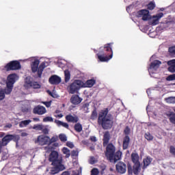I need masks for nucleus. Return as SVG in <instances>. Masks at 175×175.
<instances>
[{
	"instance_id": "37998d69",
	"label": "nucleus",
	"mask_w": 175,
	"mask_h": 175,
	"mask_svg": "<svg viewBox=\"0 0 175 175\" xmlns=\"http://www.w3.org/2000/svg\"><path fill=\"white\" fill-rule=\"evenodd\" d=\"M46 92L50 96H52V98H57V94L49 90H46Z\"/></svg>"
},
{
	"instance_id": "603ef678",
	"label": "nucleus",
	"mask_w": 175,
	"mask_h": 175,
	"mask_svg": "<svg viewBox=\"0 0 175 175\" xmlns=\"http://www.w3.org/2000/svg\"><path fill=\"white\" fill-rule=\"evenodd\" d=\"M52 102H53L52 100L44 102V105L46 107H50V106H51Z\"/></svg>"
},
{
	"instance_id": "c756f323",
	"label": "nucleus",
	"mask_w": 175,
	"mask_h": 175,
	"mask_svg": "<svg viewBox=\"0 0 175 175\" xmlns=\"http://www.w3.org/2000/svg\"><path fill=\"white\" fill-rule=\"evenodd\" d=\"M64 77L65 83H68L70 80V71L69 70H64Z\"/></svg>"
},
{
	"instance_id": "1a4fd4ad",
	"label": "nucleus",
	"mask_w": 175,
	"mask_h": 175,
	"mask_svg": "<svg viewBox=\"0 0 175 175\" xmlns=\"http://www.w3.org/2000/svg\"><path fill=\"white\" fill-rule=\"evenodd\" d=\"M4 68L7 72H10V70H20L21 69V64L17 60H12L8 63Z\"/></svg>"
},
{
	"instance_id": "9d476101",
	"label": "nucleus",
	"mask_w": 175,
	"mask_h": 175,
	"mask_svg": "<svg viewBox=\"0 0 175 175\" xmlns=\"http://www.w3.org/2000/svg\"><path fill=\"white\" fill-rule=\"evenodd\" d=\"M25 87L26 88H34L38 90L40 88V84L36 81H33V79L31 77H27L25 79Z\"/></svg>"
},
{
	"instance_id": "5fc2aeb1",
	"label": "nucleus",
	"mask_w": 175,
	"mask_h": 175,
	"mask_svg": "<svg viewBox=\"0 0 175 175\" xmlns=\"http://www.w3.org/2000/svg\"><path fill=\"white\" fill-rule=\"evenodd\" d=\"M61 175H70V172H69V171H64Z\"/></svg>"
},
{
	"instance_id": "58836bf2",
	"label": "nucleus",
	"mask_w": 175,
	"mask_h": 175,
	"mask_svg": "<svg viewBox=\"0 0 175 175\" xmlns=\"http://www.w3.org/2000/svg\"><path fill=\"white\" fill-rule=\"evenodd\" d=\"M59 140H61L62 142H66L68 140V137H66V135L65 134H60L59 135Z\"/></svg>"
},
{
	"instance_id": "4c0bfd02",
	"label": "nucleus",
	"mask_w": 175,
	"mask_h": 175,
	"mask_svg": "<svg viewBox=\"0 0 175 175\" xmlns=\"http://www.w3.org/2000/svg\"><path fill=\"white\" fill-rule=\"evenodd\" d=\"M147 6L148 10H154L155 9V3L152 1L150 2Z\"/></svg>"
},
{
	"instance_id": "e433bc0d",
	"label": "nucleus",
	"mask_w": 175,
	"mask_h": 175,
	"mask_svg": "<svg viewBox=\"0 0 175 175\" xmlns=\"http://www.w3.org/2000/svg\"><path fill=\"white\" fill-rule=\"evenodd\" d=\"M165 100L167 103H175V97H167Z\"/></svg>"
},
{
	"instance_id": "9b49d317",
	"label": "nucleus",
	"mask_w": 175,
	"mask_h": 175,
	"mask_svg": "<svg viewBox=\"0 0 175 175\" xmlns=\"http://www.w3.org/2000/svg\"><path fill=\"white\" fill-rule=\"evenodd\" d=\"M116 152V146L113 144H108L106 147L105 157L109 159L113 158L114 153Z\"/></svg>"
},
{
	"instance_id": "a211bd4d",
	"label": "nucleus",
	"mask_w": 175,
	"mask_h": 175,
	"mask_svg": "<svg viewBox=\"0 0 175 175\" xmlns=\"http://www.w3.org/2000/svg\"><path fill=\"white\" fill-rule=\"evenodd\" d=\"M81 102H83V98H80L77 94L72 95L70 98V103L72 105H80Z\"/></svg>"
},
{
	"instance_id": "7c9ffc66",
	"label": "nucleus",
	"mask_w": 175,
	"mask_h": 175,
	"mask_svg": "<svg viewBox=\"0 0 175 175\" xmlns=\"http://www.w3.org/2000/svg\"><path fill=\"white\" fill-rule=\"evenodd\" d=\"M32 121L31 120H23L21 122H19V126L20 128H24L25 126H27V125H29Z\"/></svg>"
},
{
	"instance_id": "79ce46f5",
	"label": "nucleus",
	"mask_w": 175,
	"mask_h": 175,
	"mask_svg": "<svg viewBox=\"0 0 175 175\" xmlns=\"http://www.w3.org/2000/svg\"><path fill=\"white\" fill-rule=\"evenodd\" d=\"M70 155H71L72 158H73L74 157H79V151L72 150L70 152Z\"/></svg>"
},
{
	"instance_id": "4468645a",
	"label": "nucleus",
	"mask_w": 175,
	"mask_h": 175,
	"mask_svg": "<svg viewBox=\"0 0 175 175\" xmlns=\"http://www.w3.org/2000/svg\"><path fill=\"white\" fill-rule=\"evenodd\" d=\"M61 81H62L61 77L55 75H52L49 79L50 84H53V85H58Z\"/></svg>"
},
{
	"instance_id": "8fccbe9b",
	"label": "nucleus",
	"mask_w": 175,
	"mask_h": 175,
	"mask_svg": "<svg viewBox=\"0 0 175 175\" xmlns=\"http://www.w3.org/2000/svg\"><path fill=\"white\" fill-rule=\"evenodd\" d=\"M66 146H67V147H69L70 148H73V147H75V145L70 142H66Z\"/></svg>"
},
{
	"instance_id": "5701e85b",
	"label": "nucleus",
	"mask_w": 175,
	"mask_h": 175,
	"mask_svg": "<svg viewBox=\"0 0 175 175\" xmlns=\"http://www.w3.org/2000/svg\"><path fill=\"white\" fill-rule=\"evenodd\" d=\"M151 162H152V159H151V157H147L146 159H144L143 160V163H144V166L142 167V169H147L148 166H150V165L151 164Z\"/></svg>"
},
{
	"instance_id": "2eb2a0df",
	"label": "nucleus",
	"mask_w": 175,
	"mask_h": 175,
	"mask_svg": "<svg viewBox=\"0 0 175 175\" xmlns=\"http://www.w3.org/2000/svg\"><path fill=\"white\" fill-rule=\"evenodd\" d=\"M65 118L67 122H71L72 124H77V122H79V116H77V115H72L70 113L66 115Z\"/></svg>"
},
{
	"instance_id": "f704fd0d",
	"label": "nucleus",
	"mask_w": 175,
	"mask_h": 175,
	"mask_svg": "<svg viewBox=\"0 0 175 175\" xmlns=\"http://www.w3.org/2000/svg\"><path fill=\"white\" fill-rule=\"evenodd\" d=\"M62 152L64 154V155H66L65 158H69V157H70V150H69L68 148H63Z\"/></svg>"
},
{
	"instance_id": "f257e3e1",
	"label": "nucleus",
	"mask_w": 175,
	"mask_h": 175,
	"mask_svg": "<svg viewBox=\"0 0 175 175\" xmlns=\"http://www.w3.org/2000/svg\"><path fill=\"white\" fill-rule=\"evenodd\" d=\"M46 150L51 152L49 159L50 162H52V165H53V167L46 168V173L49 174H57L59 172L65 170V165L62 164V157L59 156L58 152L49 149H46Z\"/></svg>"
},
{
	"instance_id": "f8f14e48",
	"label": "nucleus",
	"mask_w": 175,
	"mask_h": 175,
	"mask_svg": "<svg viewBox=\"0 0 175 175\" xmlns=\"http://www.w3.org/2000/svg\"><path fill=\"white\" fill-rule=\"evenodd\" d=\"M137 17H142L143 21L150 20V12L148 10H141L137 12Z\"/></svg>"
},
{
	"instance_id": "2f4dec72",
	"label": "nucleus",
	"mask_w": 175,
	"mask_h": 175,
	"mask_svg": "<svg viewBox=\"0 0 175 175\" xmlns=\"http://www.w3.org/2000/svg\"><path fill=\"white\" fill-rule=\"evenodd\" d=\"M36 143H38L40 146H44V135H39Z\"/></svg>"
},
{
	"instance_id": "4be33fe9",
	"label": "nucleus",
	"mask_w": 175,
	"mask_h": 175,
	"mask_svg": "<svg viewBox=\"0 0 175 175\" xmlns=\"http://www.w3.org/2000/svg\"><path fill=\"white\" fill-rule=\"evenodd\" d=\"M33 113L34 114H38L39 116H42V114H44V107L38 105L33 108Z\"/></svg>"
},
{
	"instance_id": "72a5a7b5",
	"label": "nucleus",
	"mask_w": 175,
	"mask_h": 175,
	"mask_svg": "<svg viewBox=\"0 0 175 175\" xmlns=\"http://www.w3.org/2000/svg\"><path fill=\"white\" fill-rule=\"evenodd\" d=\"M168 118L170 120V122L172 124V125L175 126V113H170L168 115Z\"/></svg>"
},
{
	"instance_id": "680f3d73",
	"label": "nucleus",
	"mask_w": 175,
	"mask_h": 175,
	"mask_svg": "<svg viewBox=\"0 0 175 175\" xmlns=\"http://www.w3.org/2000/svg\"><path fill=\"white\" fill-rule=\"evenodd\" d=\"M83 144H87L88 142L86 140L82 141Z\"/></svg>"
},
{
	"instance_id": "f03ea898",
	"label": "nucleus",
	"mask_w": 175,
	"mask_h": 175,
	"mask_svg": "<svg viewBox=\"0 0 175 175\" xmlns=\"http://www.w3.org/2000/svg\"><path fill=\"white\" fill-rule=\"evenodd\" d=\"M97 122L103 129H111L114 124V118L111 113H109V108L102 109L98 113Z\"/></svg>"
},
{
	"instance_id": "052dcab7",
	"label": "nucleus",
	"mask_w": 175,
	"mask_h": 175,
	"mask_svg": "<svg viewBox=\"0 0 175 175\" xmlns=\"http://www.w3.org/2000/svg\"><path fill=\"white\" fill-rule=\"evenodd\" d=\"M33 120L34 121H36L37 122L39 121V118H33Z\"/></svg>"
},
{
	"instance_id": "aec40b11",
	"label": "nucleus",
	"mask_w": 175,
	"mask_h": 175,
	"mask_svg": "<svg viewBox=\"0 0 175 175\" xmlns=\"http://www.w3.org/2000/svg\"><path fill=\"white\" fill-rule=\"evenodd\" d=\"M167 70L170 73H175V59H172L167 62Z\"/></svg>"
},
{
	"instance_id": "ddd939ff",
	"label": "nucleus",
	"mask_w": 175,
	"mask_h": 175,
	"mask_svg": "<svg viewBox=\"0 0 175 175\" xmlns=\"http://www.w3.org/2000/svg\"><path fill=\"white\" fill-rule=\"evenodd\" d=\"M116 171L120 174H124L126 172V164L123 162H119L116 165Z\"/></svg>"
},
{
	"instance_id": "c03bdc74",
	"label": "nucleus",
	"mask_w": 175,
	"mask_h": 175,
	"mask_svg": "<svg viewBox=\"0 0 175 175\" xmlns=\"http://www.w3.org/2000/svg\"><path fill=\"white\" fill-rule=\"evenodd\" d=\"M54 121V119H53L51 116H47L44 118V122H53Z\"/></svg>"
},
{
	"instance_id": "f3484780",
	"label": "nucleus",
	"mask_w": 175,
	"mask_h": 175,
	"mask_svg": "<svg viewBox=\"0 0 175 175\" xmlns=\"http://www.w3.org/2000/svg\"><path fill=\"white\" fill-rule=\"evenodd\" d=\"M163 17V13L159 12V14L154 15L152 18H154L152 21V25H158L159 24V20Z\"/></svg>"
},
{
	"instance_id": "6e6d98bb",
	"label": "nucleus",
	"mask_w": 175,
	"mask_h": 175,
	"mask_svg": "<svg viewBox=\"0 0 175 175\" xmlns=\"http://www.w3.org/2000/svg\"><path fill=\"white\" fill-rule=\"evenodd\" d=\"M90 140L91 142H96V137L95 136L90 137Z\"/></svg>"
},
{
	"instance_id": "473e14b6",
	"label": "nucleus",
	"mask_w": 175,
	"mask_h": 175,
	"mask_svg": "<svg viewBox=\"0 0 175 175\" xmlns=\"http://www.w3.org/2000/svg\"><path fill=\"white\" fill-rule=\"evenodd\" d=\"M98 118V111H96V108H94L92 111V114L90 116V120H94Z\"/></svg>"
},
{
	"instance_id": "393cba45",
	"label": "nucleus",
	"mask_w": 175,
	"mask_h": 175,
	"mask_svg": "<svg viewBox=\"0 0 175 175\" xmlns=\"http://www.w3.org/2000/svg\"><path fill=\"white\" fill-rule=\"evenodd\" d=\"M162 62L159 60H154L150 65V69H158L159 68V65H161Z\"/></svg>"
},
{
	"instance_id": "c85d7f7f",
	"label": "nucleus",
	"mask_w": 175,
	"mask_h": 175,
	"mask_svg": "<svg viewBox=\"0 0 175 175\" xmlns=\"http://www.w3.org/2000/svg\"><path fill=\"white\" fill-rule=\"evenodd\" d=\"M74 129L75 131H76V132H78L79 133H80V132H81L83 131V125H81L80 124V122H77L75 126H74Z\"/></svg>"
},
{
	"instance_id": "6ab92c4d",
	"label": "nucleus",
	"mask_w": 175,
	"mask_h": 175,
	"mask_svg": "<svg viewBox=\"0 0 175 175\" xmlns=\"http://www.w3.org/2000/svg\"><path fill=\"white\" fill-rule=\"evenodd\" d=\"M103 142V147H106L109 144V142H110V133L109 131L104 133Z\"/></svg>"
},
{
	"instance_id": "4d7b16f0",
	"label": "nucleus",
	"mask_w": 175,
	"mask_h": 175,
	"mask_svg": "<svg viewBox=\"0 0 175 175\" xmlns=\"http://www.w3.org/2000/svg\"><path fill=\"white\" fill-rule=\"evenodd\" d=\"M49 133V129L46 128L44 129V135H47Z\"/></svg>"
},
{
	"instance_id": "49530a36",
	"label": "nucleus",
	"mask_w": 175,
	"mask_h": 175,
	"mask_svg": "<svg viewBox=\"0 0 175 175\" xmlns=\"http://www.w3.org/2000/svg\"><path fill=\"white\" fill-rule=\"evenodd\" d=\"M124 133L126 135V136H128L129 133H131V129H129V126H126Z\"/></svg>"
},
{
	"instance_id": "338daca9",
	"label": "nucleus",
	"mask_w": 175,
	"mask_h": 175,
	"mask_svg": "<svg viewBox=\"0 0 175 175\" xmlns=\"http://www.w3.org/2000/svg\"><path fill=\"white\" fill-rule=\"evenodd\" d=\"M44 113H47V111L46 110V109H44Z\"/></svg>"
},
{
	"instance_id": "bb28decb",
	"label": "nucleus",
	"mask_w": 175,
	"mask_h": 175,
	"mask_svg": "<svg viewBox=\"0 0 175 175\" xmlns=\"http://www.w3.org/2000/svg\"><path fill=\"white\" fill-rule=\"evenodd\" d=\"M55 124H57V125L58 126H63L64 128H66V129H69V124L66 123V122H64L61 120H55Z\"/></svg>"
},
{
	"instance_id": "09e8293b",
	"label": "nucleus",
	"mask_w": 175,
	"mask_h": 175,
	"mask_svg": "<svg viewBox=\"0 0 175 175\" xmlns=\"http://www.w3.org/2000/svg\"><path fill=\"white\" fill-rule=\"evenodd\" d=\"M170 154H172V155H175V148H174V146H170Z\"/></svg>"
},
{
	"instance_id": "de8ad7c7",
	"label": "nucleus",
	"mask_w": 175,
	"mask_h": 175,
	"mask_svg": "<svg viewBox=\"0 0 175 175\" xmlns=\"http://www.w3.org/2000/svg\"><path fill=\"white\" fill-rule=\"evenodd\" d=\"M169 53L170 54H175V46H171L169 48Z\"/></svg>"
},
{
	"instance_id": "423d86ee",
	"label": "nucleus",
	"mask_w": 175,
	"mask_h": 175,
	"mask_svg": "<svg viewBox=\"0 0 175 175\" xmlns=\"http://www.w3.org/2000/svg\"><path fill=\"white\" fill-rule=\"evenodd\" d=\"M84 87V82L80 79L75 80L69 86V94H79L80 88Z\"/></svg>"
},
{
	"instance_id": "ea45409f",
	"label": "nucleus",
	"mask_w": 175,
	"mask_h": 175,
	"mask_svg": "<svg viewBox=\"0 0 175 175\" xmlns=\"http://www.w3.org/2000/svg\"><path fill=\"white\" fill-rule=\"evenodd\" d=\"M33 129H35V131H43V126L40 124H35Z\"/></svg>"
},
{
	"instance_id": "774afa93",
	"label": "nucleus",
	"mask_w": 175,
	"mask_h": 175,
	"mask_svg": "<svg viewBox=\"0 0 175 175\" xmlns=\"http://www.w3.org/2000/svg\"><path fill=\"white\" fill-rule=\"evenodd\" d=\"M43 121H44V118H43Z\"/></svg>"
},
{
	"instance_id": "c9c22d12",
	"label": "nucleus",
	"mask_w": 175,
	"mask_h": 175,
	"mask_svg": "<svg viewBox=\"0 0 175 175\" xmlns=\"http://www.w3.org/2000/svg\"><path fill=\"white\" fill-rule=\"evenodd\" d=\"M144 137L145 139H146V140H148V142H151L152 140H154V136H152L150 133H146L144 135Z\"/></svg>"
},
{
	"instance_id": "412c9836",
	"label": "nucleus",
	"mask_w": 175,
	"mask_h": 175,
	"mask_svg": "<svg viewBox=\"0 0 175 175\" xmlns=\"http://www.w3.org/2000/svg\"><path fill=\"white\" fill-rule=\"evenodd\" d=\"M131 143V138L129 135H125L123 139L122 148L123 150H128L129 144Z\"/></svg>"
},
{
	"instance_id": "69168bd1",
	"label": "nucleus",
	"mask_w": 175,
	"mask_h": 175,
	"mask_svg": "<svg viewBox=\"0 0 175 175\" xmlns=\"http://www.w3.org/2000/svg\"><path fill=\"white\" fill-rule=\"evenodd\" d=\"M94 53H98V50L94 49Z\"/></svg>"
},
{
	"instance_id": "13d9d810",
	"label": "nucleus",
	"mask_w": 175,
	"mask_h": 175,
	"mask_svg": "<svg viewBox=\"0 0 175 175\" xmlns=\"http://www.w3.org/2000/svg\"><path fill=\"white\" fill-rule=\"evenodd\" d=\"M49 64H50V62H47L46 64L44 63V68H46V66H49Z\"/></svg>"
},
{
	"instance_id": "20e7f679",
	"label": "nucleus",
	"mask_w": 175,
	"mask_h": 175,
	"mask_svg": "<svg viewBox=\"0 0 175 175\" xmlns=\"http://www.w3.org/2000/svg\"><path fill=\"white\" fill-rule=\"evenodd\" d=\"M18 80V76L16 74L9 75L7 77L6 88L3 89H0V101L5 99V95H10L13 91V87H14V83Z\"/></svg>"
},
{
	"instance_id": "0e129e2a",
	"label": "nucleus",
	"mask_w": 175,
	"mask_h": 175,
	"mask_svg": "<svg viewBox=\"0 0 175 175\" xmlns=\"http://www.w3.org/2000/svg\"><path fill=\"white\" fill-rule=\"evenodd\" d=\"M83 107L84 108L87 107V104L83 105Z\"/></svg>"
},
{
	"instance_id": "cd10ccee",
	"label": "nucleus",
	"mask_w": 175,
	"mask_h": 175,
	"mask_svg": "<svg viewBox=\"0 0 175 175\" xmlns=\"http://www.w3.org/2000/svg\"><path fill=\"white\" fill-rule=\"evenodd\" d=\"M133 172L135 175L139 174V172H140V163L134 164L133 167Z\"/></svg>"
},
{
	"instance_id": "a18cd8bd",
	"label": "nucleus",
	"mask_w": 175,
	"mask_h": 175,
	"mask_svg": "<svg viewBox=\"0 0 175 175\" xmlns=\"http://www.w3.org/2000/svg\"><path fill=\"white\" fill-rule=\"evenodd\" d=\"M92 175H98L99 174V170L97 168H93L91 171Z\"/></svg>"
},
{
	"instance_id": "a19ab883",
	"label": "nucleus",
	"mask_w": 175,
	"mask_h": 175,
	"mask_svg": "<svg viewBox=\"0 0 175 175\" xmlns=\"http://www.w3.org/2000/svg\"><path fill=\"white\" fill-rule=\"evenodd\" d=\"M166 80H167V81H173V80H175V74L169 75Z\"/></svg>"
},
{
	"instance_id": "0eeeda50",
	"label": "nucleus",
	"mask_w": 175,
	"mask_h": 175,
	"mask_svg": "<svg viewBox=\"0 0 175 175\" xmlns=\"http://www.w3.org/2000/svg\"><path fill=\"white\" fill-rule=\"evenodd\" d=\"M12 140L15 142V143H18V140H20V135L11 134L5 135L2 138V140L0 141V148L5 147L7 144H9Z\"/></svg>"
},
{
	"instance_id": "b1692460",
	"label": "nucleus",
	"mask_w": 175,
	"mask_h": 175,
	"mask_svg": "<svg viewBox=\"0 0 175 175\" xmlns=\"http://www.w3.org/2000/svg\"><path fill=\"white\" fill-rule=\"evenodd\" d=\"M96 83L95 79H89L86 81L85 83H83V87H87L88 88H91L94 87V84Z\"/></svg>"
},
{
	"instance_id": "6e6552de",
	"label": "nucleus",
	"mask_w": 175,
	"mask_h": 175,
	"mask_svg": "<svg viewBox=\"0 0 175 175\" xmlns=\"http://www.w3.org/2000/svg\"><path fill=\"white\" fill-rule=\"evenodd\" d=\"M57 142V137H52L51 139L50 137L45 136L44 137V144H48V146H46L45 150H49L50 151H53L55 150L56 147H58V143H55Z\"/></svg>"
},
{
	"instance_id": "dca6fc26",
	"label": "nucleus",
	"mask_w": 175,
	"mask_h": 175,
	"mask_svg": "<svg viewBox=\"0 0 175 175\" xmlns=\"http://www.w3.org/2000/svg\"><path fill=\"white\" fill-rule=\"evenodd\" d=\"M121 157H122V152L118 150L114 153V154L112 156V158L109 159V161H110V162L116 163L117 161H120V159H121Z\"/></svg>"
},
{
	"instance_id": "bf43d9fd",
	"label": "nucleus",
	"mask_w": 175,
	"mask_h": 175,
	"mask_svg": "<svg viewBox=\"0 0 175 175\" xmlns=\"http://www.w3.org/2000/svg\"><path fill=\"white\" fill-rule=\"evenodd\" d=\"M57 117H59V118H62V117H64V115H62V113H60L57 115Z\"/></svg>"
},
{
	"instance_id": "a878e982",
	"label": "nucleus",
	"mask_w": 175,
	"mask_h": 175,
	"mask_svg": "<svg viewBox=\"0 0 175 175\" xmlns=\"http://www.w3.org/2000/svg\"><path fill=\"white\" fill-rule=\"evenodd\" d=\"M131 160L134 164L140 163V161H139V154L136 152L131 154Z\"/></svg>"
},
{
	"instance_id": "e2e57ef3",
	"label": "nucleus",
	"mask_w": 175,
	"mask_h": 175,
	"mask_svg": "<svg viewBox=\"0 0 175 175\" xmlns=\"http://www.w3.org/2000/svg\"><path fill=\"white\" fill-rule=\"evenodd\" d=\"M55 113H56V114H59V113H61V111H59V110H56V111H55Z\"/></svg>"
},
{
	"instance_id": "864d4df0",
	"label": "nucleus",
	"mask_w": 175,
	"mask_h": 175,
	"mask_svg": "<svg viewBox=\"0 0 175 175\" xmlns=\"http://www.w3.org/2000/svg\"><path fill=\"white\" fill-rule=\"evenodd\" d=\"M133 172V170H132V167H131V166L128 167V173H129V174H132Z\"/></svg>"
},
{
	"instance_id": "39448f33",
	"label": "nucleus",
	"mask_w": 175,
	"mask_h": 175,
	"mask_svg": "<svg viewBox=\"0 0 175 175\" xmlns=\"http://www.w3.org/2000/svg\"><path fill=\"white\" fill-rule=\"evenodd\" d=\"M40 64L39 59H36L31 64V71L33 73H38L37 77H42L43 70H44V62Z\"/></svg>"
},
{
	"instance_id": "3c124183",
	"label": "nucleus",
	"mask_w": 175,
	"mask_h": 175,
	"mask_svg": "<svg viewBox=\"0 0 175 175\" xmlns=\"http://www.w3.org/2000/svg\"><path fill=\"white\" fill-rule=\"evenodd\" d=\"M100 169H101V174H103L105 173V170H106V165H100Z\"/></svg>"
},
{
	"instance_id": "7ed1b4c3",
	"label": "nucleus",
	"mask_w": 175,
	"mask_h": 175,
	"mask_svg": "<svg viewBox=\"0 0 175 175\" xmlns=\"http://www.w3.org/2000/svg\"><path fill=\"white\" fill-rule=\"evenodd\" d=\"M113 42L104 44L98 49V53L96 54L98 59L100 62H107L113 58Z\"/></svg>"
}]
</instances>
